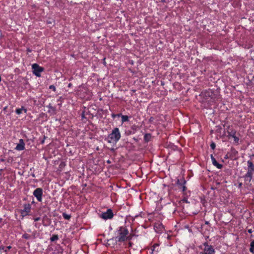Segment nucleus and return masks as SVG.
<instances>
[{
	"label": "nucleus",
	"instance_id": "obj_13",
	"mask_svg": "<svg viewBox=\"0 0 254 254\" xmlns=\"http://www.w3.org/2000/svg\"><path fill=\"white\" fill-rule=\"evenodd\" d=\"M25 149V143L22 139H20L19 143H18L15 147V149L18 151L23 150Z\"/></svg>",
	"mask_w": 254,
	"mask_h": 254
},
{
	"label": "nucleus",
	"instance_id": "obj_20",
	"mask_svg": "<svg viewBox=\"0 0 254 254\" xmlns=\"http://www.w3.org/2000/svg\"><path fill=\"white\" fill-rule=\"evenodd\" d=\"M120 117H121L122 118V123H124L125 122H128V117L127 115H123L122 114V116H121Z\"/></svg>",
	"mask_w": 254,
	"mask_h": 254
},
{
	"label": "nucleus",
	"instance_id": "obj_1",
	"mask_svg": "<svg viewBox=\"0 0 254 254\" xmlns=\"http://www.w3.org/2000/svg\"><path fill=\"white\" fill-rule=\"evenodd\" d=\"M115 240L119 242L130 240L132 238L131 235L129 234L128 229L125 226L118 227L115 232Z\"/></svg>",
	"mask_w": 254,
	"mask_h": 254
},
{
	"label": "nucleus",
	"instance_id": "obj_31",
	"mask_svg": "<svg viewBox=\"0 0 254 254\" xmlns=\"http://www.w3.org/2000/svg\"><path fill=\"white\" fill-rule=\"evenodd\" d=\"M182 201L185 203H189V201H188V199L186 197L183 198V199H182Z\"/></svg>",
	"mask_w": 254,
	"mask_h": 254
},
{
	"label": "nucleus",
	"instance_id": "obj_6",
	"mask_svg": "<svg viewBox=\"0 0 254 254\" xmlns=\"http://www.w3.org/2000/svg\"><path fill=\"white\" fill-rule=\"evenodd\" d=\"M31 210V205L29 203H25L23 204V209L20 210L21 216L23 218L26 216L30 215Z\"/></svg>",
	"mask_w": 254,
	"mask_h": 254
},
{
	"label": "nucleus",
	"instance_id": "obj_2",
	"mask_svg": "<svg viewBox=\"0 0 254 254\" xmlns=\"http://www.w3.org/2000/svg\"><path fill=\"white\" fill-rule=\"evenodd\" d=\"M201 95L204 100L210 102H215L220 99L219 94L211 89L203 90L202 91Z\"/></svg>",
	"mask_w": 254,
	"mask_h": 254
},
{
	"label": "nucleus",
	"instance_id": "obj_30",
	"mask_svg": "<svg viewBox=\"0 0 254 254\" xmlns=\"http://www.w3.org/2000/svg\"><path fill=\"white\" fill-rule=\"evenodd\" d=\"M49 89L52 90L54 91H56V88L54 85H50Z\"/></svg>",
	"mask_w": 254,
	"mask_h": 254
},
{
	"label": "nucleus",
	"instance_id": "obj_33",
	"mask_svg": "<svg viewBox=\"0 0 254 254\" xmlns=\"http://www.w3.org/2000/svg\"><path fill=\"white\" fill-rule=\"evenodd\" d=\"M26 52L27 54H28V53H31L32 52V50L29 48H27L26 50Z\"/></svg>",
	"mask_w": 254,
	"mask_h": 254
},
{
	"label": "nucleus",
	"instance_id": "obj_3",
	"mask_svg": "<svg viewBox=\"0 0 254 254\" xmlns=\"http://www.w3.org/2000/svg\"><path fill=\"white\" fill-rule=\"evenodd\" d=\"M121 137V132L118 127L114 128L112 132L109 134L107 138L108 143L116 144L120 139Z\"/></svg>",
	"mask_w": 254,
	"mask_h": 254
},
{
	"label": "nucleus",
	"instance_id": "obj_25",
	"mask_svg": "<svg viewBox=\"0 0 254 254\" xmlns=\"http://www.w3.org/2000/svg\"><path fill=\"white\" fill-rule=\"evenodd\" d=\"M47 107L52 110L53 111L55 112L56 111V108L53 107L51 104H49Z\"/></svg>",
	"mask_w": 254,
	"mask_h": 254
},
{
	"label": "nucleus",
	"instance_id": "obj_28",
	"mask_svg": "<svg viewBox=\"0 0 254 254\" xmlns=\"http://www.w3.org/2000/svg\"><path fill=\"white\" fill-rule=\"evenodd\" d=\"M179 189L182 190V191L184 193H185V191L187 190V187H186L185 185H183L181 187H179Z\"/></svg>",
	"mask_w": 254,
	"mask_h": 254
},
{
	"label": "nucleus",
	"instance_id": "obj_42",
	"mask_svg": "<svg viewBox=\"0 0 254 254\" xmlns=\"http://www.w3.org/2000/svg\"><path fill=\"white\" fill-rule=\"evenodd\" d=\"M36 233V231H35L34 232H33V235L34 236L35 233Z\"/></svg>",
	"mask_w": 254,
	"mask_h": 254
},
{
	"label": "nucleus",
	"instance_id": "obj_44",
	"mask_svg": "<svg viewBox=\"0 0 254 254\" xmlns=\"http://www.w3.org/2000/svg\"><path fill=\"white\" fill-rule=\"evenodd\" d=\"M1 221H2V218H1L0 217V223L1 222Z\"/></svg>",
	"mask_w": 254,
	"mask_h": 254
},
{
	"label": "nucleus",
	"instance_id": "obj_35",
	"mask_svg": "<svg viewBox=\"0 0 254 254\" xmlns=\"http://www.w3.org/2000/svg\"><path fill=\"white\" fill-rule=\"evenodd\" d=\"M225 159H229V158H230V157H229V155L228 154V152L227 153V154L225 155Z\"/></svg>",
	"mask_w": 254,
	"mask_h": 254
},
{
	"label": "nucleus",
	"instance_id": "obj_8",
	"mask_svg": "<svg viewBox=\"0 0 254 254\" xmlns=\"http://www.w3.org/2000/svg\"><path fill=\"white\" fill-rule=\"evenodd\" d=\"M203 249L201 248L203 251L201 253H203L205 254H215V251L213 247L208 245L207 242L203 244Z\"/></svg>",
	"mask_w": 254,
	"mask_h": 254
},
{
	"label": "nucleus",
	"instance_id": "obj_7",
	"mask_svg": "<svg viewBox=\"0 0 254 254\" xmlns=\"http://www.w3.org/2000/svg\"><path fill=\"white\" fill-rule=\"evenodd\" d=\"M32 69L33 74L36 75L37 77H40L41 73L44 70V67L40 66L37 64H33L32 65Z\"/></svg>",
	"mask_w": 254,
	"mask_h": 254
},
{
	"label": "nucleus",
	"instance_id": "obj_14",
	"mask_svg": "<svg viewBox=\"0 0 254 254\" xmlns=\"http://www.w3.org/2000/svg\"><path fill=\"white\" fill-rule=\"evenodd\" d=\"M210 157L211 159L212 163L214 166L217 167L218 169H222V168L223 165L218 163L212 154H211L210 155Z\"/></svg>",
	"mask_w": 254,
	"mask_h": 254
},
{
	"label": "nucleus",
	"instance_id": "obj_39",
	"mask_svg": "<svg viewBox=\"0 0 254 254\" xmlns=\"http://www.w3.org/2000/svg\"><path fill=\"white\" fill-rule=\"evenodd\" d=\"M251 158L252 159L254 157V154H252L251 156H250Z\"/></svg>",
	"mask_w": 254,
	"mask_h": 254
},
{
	"label": "nucleus",
	"instance_id": "obj_27",
	"mask_svg": "<svg viewBox=\"0 0 254 254\" xmlns=\"http://www.w3.org/2000/svg\"><path fill=\"white\" fill-rule=\"evenodd\" d=\"M179 189L182 190V191L184 193H185V191L187 190V187H186L185 185H183L181 187H179Z\"/></svg>",
	"mask_w": 254,
	"mask_h": 254
},
{
	"label": "nucleus",
	"instance_id": "obj_26",
	"mask_svg": "<svg viewBox=\"0 0 254 254\" xmlns=\"http://www.w3.org/2000/svg\"><path fill=\"white\" fill-rule=\"evenodd\" d=\"M121 116H122V114L121 113H120V114H111V117L113 118V119H115V118H116L117 117H120Z\"/></svg>",
	"mask_w": 254,
	"mask_h": 254
},
{
	"label": "nucleus",
	"instance_id": "obj_9",
	"mask_svg": "<svg viewBox=\"0 0 254 254\" xmlns=\"http://www.w3.org/2000/svg\"><path fill=\"white\" fill-rule=\"evenodd\" d=\"M43 192V189L41 188H38L34 190L33 194L38 201L41 202L42 201Z\"/></svg>",
	"mask_w": 254,
	"mask_h": 254
},
{
	"label": "nucleus",
	"instance_id": "obj_11",
	"mask_svg": "<svg viewBox=\"0 0 254 254\" xmlns=\"http://www.w3.org/2000/svg\"><path fill=\"white\" fill-rule=\"evenodd\" d=\"M151 254H158V252L160 251V249L159 247V244L158 243H155L151 246L150 248Z\"/></svg>",
	"mask_w": 254,
	"mask_h": 254
},
{
	"label": "nucleus",
	"instance_id": "obj_18",
	"mask_svg": "<svg viewBox=\"0 0 254 254\" xmlns=\"http://www.w3.org/2000/svg\"><path fill=\"white\" fill-rule=\"evenodd\" d=\"M11 248V247L9 246L7 247L1 246L0 247V251H3L5 253H7V252Z\"/></svg>",
	"mask_w": 254,
	"mask_h": 254
},
{
	"label": "nucleus",
	"instance_id": "obj_22",
	"mask_svg": "<svg viewBox=\"0 0 254 254\" xmlns=\"http://www.w3.org/2000/svg\"><path fill=\"white\" fill-rule=\"evenodd\" d=\"M59 239V236L58 235H53L50 238V241L51 242H55Z\"/></svg>",
	"mask_w": 254,
	"mask_h": 254
},
{
	"label": "nucleus",
	"instance_id": "obj_19",
	"mask_svg": "<svg viewBox=\"0 0 254 254\" xmlns=\"http://www.w3.org/2000/svg\"><path fill=\"white\" fill-rule=\"evenodd\" d=\"M151 138V134L150 133H146L144 135V140L145 142H148L150 141Z\"/></svg>",
	"mask_w": 254,
	"mask_h": 254
},
{
	"label": "nucleus",
	"instance_id": "obj_16",
	"mask_svg": "<svg viewBox=\"0 0 254 254\" xmlns=\"http://www.w3.org/2000/svg\"><path fill=\"white\" fill-rule=\"evenodd\" d=\"M186 181L184 179L181 180L178 179L177 181V184L179 186V188L182 187L184 185H186Z\"/></svg>",
	"mask_w": 254,
	"mask_h": 254
},
{
	"label": "nucleus",
	"instance_id": "obj_21",
	"mask_svg": "<svg viewBox=\"0 0 254 254\" xmlns=\"http://www.w3.org/2000/svg\"><path fill=\"white\" fill-rule=\"evenodd\" d=\"M250 251L251 253L254 254V240L250 244Z\"/></svg>",
	"mask_w": 254,
	"mask_h": 254
},
{
	"label": "nucleus",
	"instance_id": "obj_38",
	"mask_svg": "<svg viewBox=\"0 0 254 254\" xmlns=\"http://www.w3.org/2000/svg\"><path fill=\"white\" fill-rule=\"evenodd\" d=\"M153 119H153V117H151V118H150V120H149L150 122H152V121L153 120Z\"/></svg>",
	"mask_w": 254,
	"mask_h": 254
},
{
	"label": "nucleus",
	"instance_id": "obj_5",
	"mask_svg": "<svg viewBox=\"0 0 254 254\" xmlns=\"http://www.w3.org/2000/svg\"><path fill=\"white\" fill-rule=\"evenodd\" d=\"M227 133L229 138H230L231 137L233 138V144L235 145H238L240 143V138L239 136H240V134L239 133H238L236 130L232 128H229L228 130H227Z\"/></svg>",
	"mask_w": 254,
	"mask_h": 254
},
{
	"label": "nucleus",
	"instance_id": "obj_46",
	"mask_svg": "<svg viewBox=\"0 0 254 254\" xmlns=\"http://www.w3.org/2000/svg\"><path fill=\"white\" fill-rule=\"evenodd\" d=\"M35 226L36 227H37V224H35Z\"/></svg>",
	"mask_w": 254,
	"mask_h": 254
},
{
	"label": "nucleus",
	"instance_id": "obj_10",
	"mask_svg": "<svg viewBox=\"0 0 254 254\" xmlns=\"http://www.w3.org/2000/svg\"><path fill=\"white\" fill-rule=\"evenodd\" d=\"M114 216L113 211L111 209H108L107 210L102 213L100 217L104 220L112 219Z\"/></svg>",
	"mask_w": 254,
	"mask_h": 254
},
{
	"label": "nucleus",
	"instance_id": "obj_37",
	"mask_svg": "<svg viewBox=\"0 0 254 254\" xmlns=\"http://www.w3.org/2000/svg\"><path fill=\"white\" fill-rule=\"evenodd\" d=\"M72 86V83H68V87H71Z\"/></svg>",
	"mask_w": 254,
	"mask_h": 254
},
{
	"label": "nucleus",
	"instance_id": "obj_24",
	"mask_svg": "<svg viewBox=\"0 0 254 254\" xmlns=\"http://www.w3.org/2000/svg\"><path fill=\"white\" fill-rule=\"evenodd\" d=\"M22 238L25 239H29L30 238V235L28 234L25 233L22 235Z\"/></svg>",
	"mask_w": 254,
	"mask_h": 254
},
{
	"label": "nucleus",
	"instance_id": "obj_12",
	"mask_svg": "<svg viewBox=\"0 0 254 254\" xmlns=\"http://www.w3.org/2000/svg\"><path fill=\"white\" fill-rule=\"evenodd\" d=\"M230 159H233L235 158L238 155V151L233 147H231L230 152H228Z\"/></svg>",
	"mask_w": 254,
	"mask_h": 254
},
{
	"label": "nucleus",
	"instance_id": "obj_29",
	"mask_svg": "<svg viewBox=\"0 0 254 254\" xmlns=\"http://www.w3.org/2000/svg\"><path fill=\"white\" fill-rule=\"evenodd\" d=\"M210 147L212 149L214 150L215 149L216 147V144L214 142H212L210 145Z\"/></svg>",
	"mask_w": 254,
	"mask_h": 254
},
{
	"label": "nucleus",
	"instance_id": "obj_15",
	"mask_svg": "<svg viewBox=\"0 0 254 254\" xmlns=\"http://www.w3.org/2000/svg\"><path fill=\"white\" fill-rule=\"evenodd\" d=\"M154 229L156 231L159 232L162 230L163 225L161 223H155L154 225Z\"/></svg>",
	"mask_w": 254,
	"mask_h": 254
},
{
	"label": "nucleus",
	"instance_id": "obj_32",
	"mask_svg": "<svg viewBox=\"0 0 254 254\" xmlns=\"http://www.w3.org/2000/svg\"><path fill=\"white\" fill-rule=\"evenodd\" d=\"M84 112H83L82 114H81L82 120H83V119H86Z\"/></svg>",
	"mask_w": 254,
	"mask_h": 254
},
{
	"label": "nucleus",
	"instance_id": "obj_17",
	"mask_svg": "<svg viewBox=\"0 0 254 254\" xmlns=\"http://www.w3.org/2000/svg\"><path fill=\"white\" fill-rule=\"evenodd\" d=\"M24 111L25 113H26L27 112V109L24 108L23 107H22L21 108H18V109H16V110H15V113L18 114V115H19L20 114L22 113V111Z\"/></svg>",
	"mask_w": 254,
	"mask_h": 254
},
{
	"label": "nucleus",
	"instance_id": "obj_36",
	"mask_svg": "<svg viewBox=\"0 0 254 254\" xmlns=\"http://www.w3.org/2000/svg\"><path fill=\"white\" fill-rule=\"evenodd\" d=\"M248 232L249 233L251 234L253 233V231L252 230V229H250L248 230Z\"/></svg>",
	"mask_w": 254,
	"mask_h": 254
},
{
	"label": "nucleus",
	"instance_id": "obj_41",
	"mask_svg": "<svg viewBox=\"0 0 254 254\" xmlns=\"http://www.w3.org/2000/svg\"><path fill=\"white\" fill-rule=\"evenodd\" d=\"M27 231H28V232H31V230L29 229H28V230H27Z\"/></svg>",
	"mask_w": 254,
	"mask_h": 254
},
{
	"label": "nucleus",
	"instance_id": "obj_43",
	"mask_svg": "<svg viewBox=\"0 0 254 254\" xmlns=\"http://www.w3.org/2000/svg\"><path fill=\"white\" fill-rule=\"evenodd\" d=\"M198 254H204L203 253L200 252Z\"/></svg>",
	"mask_w": 254,
	"mask_h": 254
},
{
	"label": "nucleus",
	"instance_id": "obj_45",
	"mask_svg": "<svg viewBox=\"0 0 254 254\" xmlns=\"http://www.w3.org/2000/svg\"><path fill=\"white\" fill-rule=\"evenodd\" d=\"M107 162H108V163H110V161L109 160H108V161H107Z\"/></svg>",
	"mask_w": 254,
	"mask_h": 254
},
{
	"label": "nucleus",
	"instance_id": "obj_40",
	"mask_svg": "<svg viewBox=\"0 0 254 254\" xmlns=\"http://www.w3.org/2000/svg\"><path fill=\"white\" fill-rule=\"evenodd\" d=\"M242 183H240V184H239V187H242Z\"/></svg>",
	"mask_w": 254,
	"mask_h": 254
},
{
	"label": "nucleus",
	"instance_id": "obj_34",
	"mask_svg": "<svg viewBox=\"0 0 254 254\" xmlns=\"http://www.w3.org/2000/svg\"><path fill=\"white\" fill-rule=\"evenodd\" d=\"M33 219H34V220L35 221H39L40 219V218L39 217H36V218H34Z\"/></svg>",
	"mask_w": 254,
	"mask_h": 254
},
{
	"label": "nucleus",
	"instance_id": "obj_4",
	"mask_svg": "<svg viewBox=\"0 0 254 254\" xmlns=\"http://www.w3.org/2000/svg\"><path fill=\"white\" fill-rule=\"evenodd\" d=\"M248 164V171L247 173L244 176V178L245 183H250L253 178V175L254 173V164L252 160H248L247 161Z\"/></svg>",
	"mask_w": 254,
	"mask_h": 254
},
{
	"label": "nucleus",
	"instance_id": "obj_23",
	"mask_svg": "<svg viewBox=\"0 0 254 254\" xmlns=\"http://www.w3.org/2000/svg\"><path fill=\"white\" fill-rule=\"evenodd\" d=\"M63 216L64 219H66V220H69L71 218L70 215L67 214L65 212L63 213Z\"/></svg>",
	"mask_w": 254,
	"mask_h": 254
}]
</instances>
